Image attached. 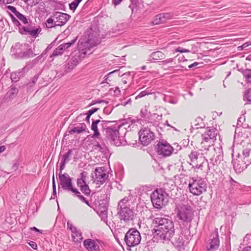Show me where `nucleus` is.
Masks as SVG:
<instances>
[{"instance_id": "1", "label": "nucleus", "mask_w": 251, "mask_h": 251, "mask_svg": "<svg viewBox=\"0 0 251 251\" xmlns=\"http://www.w3.org/2000/svg\"><path fill=\"white\" fill-rule=\"evenodd\" d=\"M152 225L157 228L151 230L153 238L158 241H171L175 233L174 223L172 219L156 217L153 219Z\"/></svg>"}, {"instance_id": "2", "label": "nucleus", "mask_w": 251, "mask_h": 251, "mask_svg": "<svg viewBox=\"0 0 251 251\" xmlns=\"http://www.w3.org/2000/svg\"><path fill=\"white\" fill-rule=\"evenodd\" d=\"M72 53V57L67 64L65 65L64 72L66 73L71 72L87 55L91 54L92 48H77Z\"/></svg>"}, {"instance_id": "3", "label": "nucleus", "mask_w": 251, "mask_h": 251, "mask_svg": "<svg viewBox=\"0 0 251 251\" xmlns=\"http://www.w3.org/2000/svg\"><path fill=\"white\" fill-rule=\"evenodd\" d=\"M151 200L153 207L157 209H161L165 206L169 201V195L165 189L156 188L151 194Z\"/></svg>"}, {"instance_id": "4", "label": "nucleus", "mask_w": 251, "mask_h": 251, "mask_svg": "<svg viewBox=\"0 0 251 251\" xmlns=\"http://www.w3.org/2000/svg\"><path fill=\"white\" fill-rule=\"evenodd\" d=\"M122 126V125L117 126L115 125L111 126L110 128H107L104 131L106 139L110 142L111 144L117 147L128 144L126 140L122 139L119 136V129Z\"/></svg>"}, {"instance_id": "5", "label": "nucleus", "mask_w": 251, "mask_h": 251, "mask_svg": "<svg viewBox=\"0 0 251 251\" xmlns=\"http://www.w3.org/2000/svg\"><path fill=\"white\" fill-rule=\"evenodd\" d=\"M175 212L177 218L183 224H190L194 219V211L193 207L189 204H179L176 206Z\"/></svg>"}, {"instance_id": "6", "label": "nucleus", "mask_w": 251, "mask_h": 251, "mask_svg": "<svg viewBox=\"0 0 251 251\" xmlns=\"http://www.w3.org/2000/svg\"><path fill=\"white\" fill-rule=\"evenodd\" d=\"M188 188L193 195L200 196L206 191L207 184L201 177H190Z\"/></svg>"}, {"instance_id": "7", "label": "nucleus", "mask_w": 251, "mask_h": 251, "mask_svg": "<svg viewBox=\"0 0 251 251\" xmlns=\"http://www.w3.org/2000/svg\"><path fill=\"white\" fill-rule=\"evenodd\" d=\"M141 237L139 231L135 228H131L126 233L124 240L129 247L136 246L141 242Z\"/></svg>"}, {"instance_id": "8", "label": "nucleus", "mask_w": 251, "mask_h": 251, "mask_svg": "<svg viewBox=\"0 0 251 251\" xmlns=\"http://www.w3.org/2000/svg\"><path fill=\"white\" fill-rule=\"evenodd\" d=\"M174 149L166 140L159 141L155 146V151L158 155L168 157L173 153Z\"/></svg>"}, {"instance_id": "9", "label": "nucleus", "mask_w": 251, "mask_h": 251, "mask_svg": "<svg viewBox=\"0 0 251 251\" xmlns=\"http://www.w3.org/2000/svg\"><path fill=\"white\" fill-rule=\"evenodd\" d=\"M138 135L139 142L144 146H147L155 138L154 133L148 127H142L139 131Z\"/></svg>"}, {"instance_id": "10", "label": "nucleus", "mask_w": 251, "mask_h": 251, "mask_svg": "<svg viewBox=\"0 0 251 251\" xmlns=\"http://www.w3.org/2000/svg\"><path fill=\"white\" fill-rule=\"evenodd\" d=\"M71 18V16L60 12H54L53 16L48 19V24L54 23V26H61L65 25Z\"/></svg>"}, {"instance_id": "11", "label": "nucleus", "mask_w": 251, "mask_h": 251, "mask_svg": "<svg viewBox=\"0 0 251 251\" xmlns=\"http://www.w3.org/2000/svg\"><path fill=\"white\" fill-rule=\"evenodd\" d=\"M117 214L119 216L121 220L128 222L133 219L134 214L133 211L126 205L120 204L118 203L117 207Z\"/></svg>"}, {"instance_id": "12", "label": "nucleus", "mask_w": 251, "mask_h": 251, "mask_svg": "<svg viewBox=\"0 0 251 251\" xmlns=\"http://www.w3.org/2000/svg\"><path fill=\"white\" fill-rule=\"evenodd\" d=\"M219 246L220 240L218 229L216 228L211 233L209 242L206 244V251H216L219 249Z\"/></svg>"}, {"instance_id": "13", "label": "nucleus", "mask_w": 251, "mask_h": 251, "mask_svg": "<svg viewBox=\"0 0 251 251\" xmlns=\"http://www.w3.org/2000/svg\"><path fill=\"white\" fill-rule=\"evenodd\" d=\"M11 53L12 56L16 59L33 57L36 54L33 52L31 48L25 49L24 50L22 48H11Z\"/></svg>"}, {"instance_id": "14", "label": "nucleus", "mask_w": 251, "mask_h": 251, "mask_svg": "<svg viewBox=\"0 0 251 251\" xmlns=\"http://www.w3.org/2000/svg\"><path fill=\"white\" fill-rule=\"evenodd\" d=\"M73 178L67 173L59 174V185H60L63 190L72 192L75 188L73 186ZM59 187L58 190H59Z\"/></svg>"}, {"instance_id": "15", "label": "nucleus", "mask_w": 251, "mask_h": 251, "mask_svg": "<svg viewBox=\"0 0 251 251\" xmlns=\"http://www.w3.org/2000/svg\"><path fill=\"white\" fill-rule=\"evenodd\" d=\"M106 171V170L104 167L96 168L94 173L97 180L95 179L94 182L96 181L97 184H103L108 178V175L105 173Z\"/></svg>"}, {"instance_id": "16", "label": "nucleus", "mask_w": 251, "mask_h": 251, "mask_svg": "<svg viewBox=\"0 0 251 251\" xmlns=\"http://www.w3.org/2000/svg\"><path fill=\"white\" fill-rule=\"evenodd\" d=\"M103 244L101 240L86 239L83 241V246L88 251H100V245Z\"/></svg>"}, {"instance_id": "17", "label": "nucleus", "mask_w": 251, "mask_h": 251, "mask_svg": "<svg viewBox=\"0 0 251 251\" xmlns=\"http://www.w3.org/2000/svg\"><path fill=\"white\" fill-rule=\"evenodd\" d=\"M19 32L25 35H29L33 37H36L39 32L38 28H33L31 26L20 27Z\"/></svg>"}, {"instance_id": "18", "label": "nucleus", "mask_w": 251, "mask_h": 251, "mask_svg": "<svg viewBox=\"0 0 251 251\" xmlns=\"http://www.w3.org/2000/svg\"><path fill=\"white\" fill-rule=\"evenodd\" d=\"M237 162H235L233 164V167L235 171L237 173H240L247 168V166L251 163V161L247 160V162L245 160L240 161V160L237 159Z\"/></svg>"}, {"instance_id": "19", "label": "nucleus", "mask_w": 251, "mask_h": 251, "mask_svg": "<svg viewBox=\"0 0 251 251\" xmlns=\"http://www.w3.org/2000/svg\"><path fill=\"white\" fill-rule=\"evenodd\" d=\"M149 115L147 116L145 121L153 126L158 125L159 121L162 119V114L158 115L156 113L151 114L149 112Z\"/></svg>"}, {"instance_id": "20", "label": "nucleus", "mask_w": 251, "mask_h": 251, "mask_svg": "<svg viewBox=\"0 0 251 251\" xmlns=\"http://www.w3.org/2000/svg\"><path fill=\"white\" fill-rule=\"evenodd\" d=\"M100 122V120L98 119L96 120H92L91 129L94 131V134L91 136L93 138L100 139V134L98 128V125Z\"/></svg>"}, {"instance_id": "21", "label": "nucleus", "mask_w": 251, "mask_h": 251, "mask_svg": "<svg viewBox=\"0 0 251 251\" xmlns=\"http://www.w3.org/2000/svg\"><path fill=\"white\" fill-rule=\"evenodd\" d=\"M165 54L161 51H154L150 55V58L148 59V61L154 62L158 60L165 58Z\"/></svg>"}, {"instance_id": "22", "label": "nucleus", "mask_w": 251, "mask_h": 251, "mask_svg": "<svg viewBox=\"0 0 251 251\" xmlns=\"http://www.w3.org/2000/svg\"><path fill=\"white\" fill-rule=\"evenodd\" d=\"M72 149H69L68 151L63 155L60 165V172L64 169L66 163L69 161V157L72 154Z\"/></svg>"}, {"instance_id": "23", "label": "nucleus", "mask_w": 251, "mask_h": 251, "mask_svg": "<svg viewBox=\"0 0 251 251\" xmlns=\"http://www.w3.org/2000/svg\"><path fill=\"white\" fill-rule=\"evenodd\" d=\"M184 240L182 235H179L177 237H176L174 242V245L179 250L184 249Z\"/></svg>"}, {"instance_id": "24", "label": "nucleus", "mask_w": 251, "mask_h": 251, "mask_svg": "<svg viewBox=\"0 0 251 251\" xmlns=\"http://www.w3.org/2000/svg\"><path fill=\"white\" fill-rule=\"evenodd\" d=\"M77 186L80 188V191L86 196L90 195L91 190L89 188L87 183H81L77 184Z\"/></svg>"}, {"instance_id": "25", "label": "nucleus", "mask_w": 251, "mask_h": 251, "mask_svg": "<svg viewBox=\"0 0 251 251\" xmlns=\"http://www.w3.org/2000/svg\"><path fill=\"white\" fill-rule=\"evenodd\" d=\"M24 75V72L22 70L19 72L12 73L11 74L10 78L13 82H17L21 77H23Z\"/></svg>"}, {"instance_id": "26", "label": "nucleus", "mask_w": 251, "mask_h": 251, "mask_svg": "<svg viewBox=\"0 0 251 251\" xmlns=\"http://www.w3.org/2000/svg\"><path fill=\"white\" fill-rule=\"evenodd\" d=\"M107 210L108 208H106V205L104 206V207H103V208H100V207H98V209L97 212L100 217L102 220L105 221L107 220Z\"/></svg>"}, {"instance_id": "27", "label": "nucleus", "mask_w": 251, "mask_h": 251, "mask_svg": "<svg viewBox=\"0 0 251 251\" xmlns=\"http://www.w3.org/2000/svg\"><path fill=\"white\" fill-rule=\"evenodd\" d=\"M18 93V89L14 86L12 85L10 87V89L8 91L6 94L7 98L9 99H13L15 98Z\"/></svg>"}, {"instance_id": "28", "label": "nucleus", "mask_w": 251, "mask_h": 251, "mask_svg": "<svg viewBox=\"0 0 251 251\" xmlns=\"http://www.w3.org/2000/svg\"><path fill=\"white\" fill-rule=\"evenodd\" d=\"M88 173L83 171L80 174V177L77 179L76 184H80L81 183H86V180L88 177Z\"/></svg>"}, {"instance_id": "29", "label": "nucleus", "mask_w": 251, "mask_h": 251, "mask_svg": "<svg viewBox=\"0 0 251 251\" xmlns=\"http://www.w3.org/2000/svg\"><path fill=\"white\" fill-rule=\"evenodd\" d=\"M202 140L201 142V144L207 143L208 144V146H210V144L213 145V143L215 140H216V138L214 139V137H202Z\"/></svg>"}, {"instance_id": "30", "label": "nucleus", "mask_w": 251, "mask_h": 251, "mask_svg": "<svg viewBox=\"0 0 251 251\" xmlns=\"http://www.w3.org/2000/svg\"><path fill=\"white\" fill-rule=\"evenodd\" d=\"M101 130L104 132L105 129L107 128H110L111 126H108V124L110 123L117 122L116 121H107V120H100Z\"/></svg>"}, {"instance_id": "31", "label": "nucleus", "mask_w": 251, "mask_h": 251, "mask_svg": "<svg viewBox=\"0 0 251 251\" xmlns=\"http://www.w3.org/2000/svg\"><path fill=\"white\" fill-rule=\"evenodd\" d=\"M195 126L197 128H203L205 126V124L203 122V119L201 117H198L195 120Z\"/></svg>"}, {"instance_id": "32", "label": "nucleus", "mask_w": 251, "mask_h": 251, "mask_svg": "<svg viewBox=\"0 0 251 251\" xmlns=\"http://www.w3.org/2000/svg\"><path fill=\"white\" fill-rule=\"evenodd\" d=\"M243 100L251 102V87L245 92L243 95Z\"/></svg>"}, {"instance_id": "33", "label": "nucleus", "mask_w": 251, "mask_h": 251, "mask_svg": "<svg viewBox=\"0 0 251 251\" xmlns=\"http://www.w3.org/2000/svg\"><path fill=\"white\" fill-rule=\"evenodd\" d=\"M66 49V48H56L53 51L52 54L50 56V57L51 58L53 56L61 55Z\"/></svg>"}, {"instance_id": "34", "label": "nucleus", "mask_w": 251, "mask_h": 251, "mask_svg": "<svg viewBox=\"0 0 251 251\" xmlns=\"http://www.w3.org/2000/svg\"><path fill=\"white\" fill-rule=\"evenodd\" d=\"M70 126L68 128V130L66 131V132L65 134V135H67V133L68 132L70 134H73L74 133H77L79 134L81 132H82V131L80 129L79 127H75L69 130L70 128Z\"/></svg>"}, {"instance_id": "35", "label": "nucleus", "mask_w": 251, "mask_h": 251, "mask_svg": "<svg viewBox=\"0 0 251 251\" xmlns=\"http://www.w3.org/2000/svg\"><path fill=\"white\" fill-rule=\"evenodd\" d=\"M199 154L200 153L197 151H192L189 155L191 161L194 162L196 161L198 159Z\"/></svg>"}, {"instance_id": "36", "label": "nucleus", "mask_w": 251, "mask_h": 251, "mask_svg": "<svg viewBox=\"0 0 251 251\" xmlns=\"http://www.w3.org/2000/svg\"><path fill=\"white\" fill-rule=\"evenodd\" d=\"M72 192L74 193V196L77 197L82 202L85 200L86 198L81 194L80 192L76 188H75Z\"/></svg>"}, {"instance_id": "37", "label": "nucleus", "mask_w": 251, "mask_h": 251, "mask_svg": "<svg viewBox=\"0 0 251 251\" xmlns=\"http://www.w3.org/2000/svg\"><path fill=\"white\" fill-rule=\"evenodd\" d=\"M161 14L157 15L154 18L152 21V24L159 25L160 24L164 23L163 20L161 19Z\"/></svg>"}, {"instance_id": "38", "label": "nucleus", "mask_w": 251, "mask_h": 251, "mask_svg": "<svg viewBox=\"0 0 251 251\" xmlns=\"http://www.w3.org/2000/svg\"><path fill=\"white\" fill-rule=\"evenodd\" d=\"M16 16L17 18L20 20L23 24H28V20L26 17L23 15L22 14L19 12L17 14H16Z\"/></svg>"}, {"instance_id": "39", "label": "nucleus", "mask_w": 251, "mask_h": 251, "mask_svg": "<svg viewBox=\"0 0 251 251\" xmlns=\"http://www.w3.org/2000/svg\"><path fill=\"white\" fill-rule=\"evenodd\" d=\"M152 93L150 92L148 89H146L145 91L141 92L138 95H137L135 99L137 100L139 98H141L146 95H149L151 94Z\"/></svg>"}, {"instance_id": "40", "label": "nucleus", "mask_w": 251, "mask_h": 251, "mask_svg": "<svg viewBox=\"0 0 251 251\" xmlns=\"http://www.w3.org/2000/svg\"><path fill=\"white\" fill-rule=\"evenodd\" d=\"M149 112L147 108V106H145L144 108H143L141 109L140 110V116L142 118H143L144 119V120H145V119L147 118V115H148V114L149 113Z\"/></svg>"}, {"instance_id": "41", "label": "nucleus", "mask_w": 251, "mask_h": 251, "mask_svg": "<svg viewBox=\"0 0 251 251\" xmlns=\"http://www.w3.org/2000/svg\"><path fill=\"white\" fill-rule=\"evenodd\" d=\"M161 19L163 20V23H165L167 20L171 19L173 17V15L169 13H161Z\"/></svg>"}, {"instance_id": "42", "label": "nucleus", "mask_w": 251, "mask_h": 251, "mask_svg": "<svg viewBox=\"0 0 251 251\" xmlns=\"http://www.w3.org/2000/svg\"><path fill=\"white\" fill-rule=\"evenodd\" d=\"M77 40V37L72 40L70 42L63 43L59 45L58 47H70L72 45L75 44Z\"/></svg>"}, {"instance_id": "43", "label": "nucleus", "mask_w": 251, "mask_h": 251, "mask_svg": "<svg viewBox=\"0 0 251 251\" xmlns=\"http://www.w3.org/2000/svg\"><path fill=\"white\" fill-rule=\"evenodd\" d=\"M109 204V200L106 199L105 200H100V201L99 205L98 206V207H100V208H103L104 206L106 205V208H108Z\"/></svg>"}, {"instance_id": "44", "label": "nucleus", "mask_w": 251, "mask_h": 251, "mask_svg": "<svg viewBox=\"0 0 251 251\" xmlns=\"http://www.w3.org/2000/svg\"><path fill=\"white\" fill-rule=\"evenodd\" d=\"M251 150L249 148H246L242 151V155L244 156V160L247 161V158H248L250 154Z\"/></svg>"}, {"instance_id": "45", "label": "nucleus", "mask_w": 251, "mask_h": 251, "mask_svg": "<svg viewBox=\"0 0 251 251\" xmlns=\"http://www.w3.org/2000/svg\"><path fill=\"white\" fill-rule=\"evenodd\" d=\"M10 17L11 18L12 21L13 23L16 26L19 27V30L20 29V27L23 26L19 20L17 19L12 14H9Z\"/></svg>"}, {"instance_id": "46", "label": "nucleus", "mask_w": 251, "mask_h": 251, "mask_svg": "<svg viewBox=\"0 0 251 251\" xmlns=\"http://www.w3.org/2000/svg\"><path fill=\"white\" fill-rule=\"evenodd\" d=\"M79 4V3H78V2H77L76 0H74L71 3L69 4L70 9L74 12L76 10Z\"/></svg>"}, {"instance_id": "47", "label": "nucleus", "mask_w": 251, "mask_h": 251, "mask_svg": "<svg viewBox=\"0 0 251 251\" xmlns=\"http://www.w3.org/2000/svg\"><path fill=\"white\" fill-rule=\"evenodd\" d=\"M188 177L187 175H186L184 174L181 173L179 175V180H180V183H181L182 184H186L187 183V182L186 179L185 178V177Z\"/></svg>"}, {"instance_id": "48", "label": "nucleus", "mask_w": 251, "mask_h": 251, "mask_svg": "<svg viewBox=\"0 0 251 251\" xmlns=\"http://www.w3.org/2000/svg\"><path fill=\"white\" fill-rule=\"evenodd\" d=\"M197 50H190L187 49H180V48H176L175 49L176 52H180V53H183V52H192V53H194L196 51H197Z\"/></svg>"}, {"instance_id": "49", "label": "nucleus", "mask_w": 251, "mask_h": 251, "mask_svg": "<svg viewBox=\"0 0 251 251\" xmlns=\"http://www.w3.org/2000/svg\"><path fill=\"white\" fill-rule=\"evenodd\" d=\"M39 6V10L42 12H46L47 11L46 6L45 5V3L44 1H40Z\"/></svg>"}, {"instance_id": "50", "label": "nucleus", "mask_w": 251, "mask_h": 251, "mask_svg": "<svg viewBox=\"0 0 251 251\" xmlns=\"http://www.w3.org/2000/svg\"><path fill=\"white\" fill-rule=\"evenodd\" d=\"M67 226L73 233L76 234V235L77 236V234L76 233H78V231H77V228L73 226L72 224H69V223H67Z\"/></svg>"}, {"instance_id": "51", "label": "nucleus", "mask_w": 251, "mask_h": 251, "mask_svg": "<svg viewBox=\"0 0 251 251\" xmlns=\"http://www.w3.org/2000/svg\"><path fill=\"white\" fill-rule=\"evenodd\" d=\"M35 65L33 64V62L28 63L22 69V70L24 72L25 71H28L29 69H31Z\"/></svg>"}, {"instance_id": "52", "label": "nucleus", "mask_w": 251, "mask_h": 251, "mask_svg": "<svg viewBox=\"0 0 251 251\" xmlns=\"http://www.w3.org/2000/svg\"><path fill=\"white\" fill-rule=\"evenodd\" d=\"M251 69H246L245 70L243 69H238V71L239 72H240L241 73H242L243 76H244V77H246L247 75V74H249V73H250L251 72Z\"/></svg>"}, {"instance_id": "53", "label": "nucleus", "mask_w": 251, "mask_h": 251, "mask_svg": "<svg viewBox=\"0 0 251 251\" xmlns=\"http://www.w3.org/2000/svg\"><path fill=\"white\" fill-rule=\"evenodd\" d=\"M135 73L133 72H127L121 75H120V73L119 74V76H122L124 78H126L127 76L132 75V78L134 77Z\"/></svg>"}, {"instance_id": "54", "label": "nucleus", "mask_w": 251, "mask_h": 251, "mask_svg": "<svg viewBox=\"0 0 251 251\" xmlns=\"http://www.w3.org/2000/svg\"><path fill=\"white\" fill-rule=\"evenodd\" d=\"M6 7L8 9L11 10V12H13L15 15V16L19 12L16 10V8L13 6L7 5L6 6Z\"/></svg>"}, {"instance_id": "55", "label": "nucleus", "mask_w": 251, "mask_h": 251, "mask_svg": "<svg viewBox=\"0 0 251 251\" xmlns=\"http://www.w3.org/2000/svg\"><path fill=\"white\" fill-rule=\"evenodd\" d=\"M94 146L99 148L100 150H103L104 148H105V150H108V148L105 146V144L103 142L102 143V145H101L99 142H97V144L94 145Z\"/></svg>"}, {"instance_id": "56", "label": "nucleus", "mask_w": 251, "mask_h": 251, "mask_svg": "<svg viewBox=\"0 0 251 251\" xmlns=\"http://www.w3.org/2000/svg\"><path fill=\"white\" fill-rule=\"evenodd\" d=\"M208 132H207L206 131L203 133V134H201V137H214V139L216 138V136H217V133H210V135H208Z\"/></svg>"}, {"instance_id": "57", "label": "nucleus", "mask_w": 251, "mask_h": 251, "mask_svg": "<svg viewBox=\"0 0 251 251\" xmlns=\"http://www.w3.org/2000/svg\"><path fill=\"white\" fill-rule=\"evenodd\" d=\"M207 132H208V135H210V133H217V129L214 127H207Z\"/></svg>"}, {"instance_id": "58", "label": "nucleus", "mask_w": 251, "mask_h": 251, "mask_svg": "<svg viewBox=\"0 0 251 251\" xmlns=\"http://www.w3.org/2000/svg\"><path fill=\"white\" fill-rule=\"evenodd\" d=\"M119 71L118 70H114L113 71H112L110 73H109L105 76V78L104 79V80L103 81H102L101 83H108L107 82V80H108V76L111 75V74H113V73H115L116 72H118Z\"/></svg>"}, {"instance_id": "59", "label": "nucleus", "mask_w": 251, "mask_h": 251, "mask_svg": "<svg viewBox=\"0 0 251 251\" xmlns=\"http://www.w3.org/2000/svg\"><path fill=\"white\" fill-rule=\"evenodd\" d=\"M176 57H177L178 58V60L180 61V62H184V61H186L187 60V59L186 58L185 56L183 55H177L176 56Z\"/></svg>"}, {"instance_id": "60", "label": "nucleus", "mask_w": 251, "mask_h": 251, "mask_svg": "<svg viewBox=\"0 0 251 251\" xmlns=\"http://www.w3.org/2000/svg\"><path fill=\"white\" fill-rule=\"evenodd\" d=\"M99 109V108L93 107L92 109L88 110L87 112L92 116L94 113L98 111Z\"/></svg>"}, {"instance_id": "61", "label": "nucleus", "mask_w": 251, "mask_h": 251, "mask_svg": "<svg viewBox=\"0 0 251 251\" xmlns=\"http://www.w3.org/2000/svg\"><path fill=\"white\" fill-rule=\"evenodd\" d=\"M42 0H26L27 2H29L31 5H35L39 3Z\"/></svg>"}, {"instance_id": "62", "label": "nucleus", "mask_w": 251, "mask_h": 251, "mask_svg": "<svg viewBox=\"0 0 251 251\" xmlns=\"http://www.w3.org/2000/svg\"><path fill=\"white\" fill-rule=\"evenodd\" d=\"M245 121V116H243V117L241 116L238 119L237 121V125L239 126H241V125L243 124V122Z\"/></svg>"}, {"instance_id": "63", "label": "nucleus", "mask_w": 251, "mask_h": 251, "mask_svg": "<svg viewBox=\"0 0 251 251\" xmlns=\"http://www.w3.org/2000/svg\"><path fill=\"white\" fill-rule=\"evenodd\" d=\"M37 79L38 77L36 75H35L32 78L31 82H29L27 84V86L31 87L32 85H34L37 81Z\"/></svg>"}, {"instance_id": "64", "label": "nucleus", "mask_w": 251, "mask_h": 251, "mask_svg": "<svg viewBox=\"0 0 251 251\" xmlns=\"http://www.w3.org/2000/svg\"><path fill=\"white\" fill-rule=\"evenodd\" d=\"M80 127H79L80 129L82 131V132L86 131V129H87V126L85 123H81L80 124Z\"/></svg>"}]
</instances>
